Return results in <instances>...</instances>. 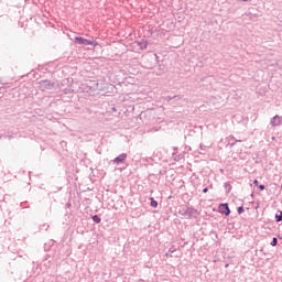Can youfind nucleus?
<instances>
[{"label": "nucleus", "mask_w": 282, "mask_h": 282, "mask_svg": "<svg viewBox=\"0 0 282 282\" xmlns=\"http://www.w3.org/2000/svg\"><path fill=\"white\" fill-rule=\"evenodd\" d=\"M65 85H68V86L65 87ZM59 90L63 93L64 96H68V98L74 95V88H72V86L69 85V79L62 80Z\"/></svg>", "instance_id": "f257e3e1"}, {"label": "nucleus", "mask_w": 282, "mask_h": 282, "mask_svg": "<svg viewBox=\"0 0 282 282\" xmlns=\"http://www.w3.org/2000/svg\"><path fill=\"white\" fill-rule=\"evenodd\" d=\"M181 215L185 217V219H197L199 212H197L195 207H187Z\"/></svg>", "instance_id": "f03ea898"}, {"label": "nucleus", "mask_w": 282, "mask_h": 282, "mask_svg": "<svg viewBox=\"0 0 282 282\" xmlns=\"http://www.w3.org/2000/svg\"><path fill=\"white\" fill-rule=\"evenodd\" d=\"M75 43H77V45H91L93 47H98V42L95 40L85 39L83 36H76Z\"/></svg>", "instance_id": "7ed1b4c3"}, {"label": "nucleus", "mask_w": 282, "mask_h": 282, "mask_svg": "<svg viewBox=\"0 0 282 282\" xmlns=\"http://www.w3.org/2000/svg\"><path fill=\"white\" fill-rule=\"evenodd\" d=\"M53 87L54 83H51L47 79L39 82V89H41V91H50Z\"/></svg>", "instance_id": "20e7f679"}, {"label": "nucleus", "mask_w": 282, "mask_h": 282, "mask_svg": "<svg viewBox=\"0 0 282 282\" xmlns=\"http://www.w3.org/2000/svg\"><path fill=\"white\" fill-rule=\"evenodd\" d=\"M218 213L225 215V217H230V206L228 203H221L218 206Z\"/></svg>", "instance_id": "39448f33"}, {"label": "nucleus", "mask_w": 282, "mask_h": 282, "mask_svg": "<svg viewBox=\"0 0 282 282\" xmlns=\"http://www.w3.org/2000/svg\"><path fill=\"white\" fill-rule=\"evenodd\" d=\"M127 160V153H121L115 160H112L113 164H122Z\"/></svg>", "instance_id": "423d86ee"}, {"label": "nucleus", "mask_w": 282, "mask_h": 282, "mask_svg": "<svg viewBox=\"0 0 282 282\" xmlns=\"http://www.w3.org/2000/svg\"><path fill=\"white\" fill-rule=\"evenodd\" d=\"M270 124L271 127H279V124H281V117L275 115L273 118H271Z\"/></svg>", "instance_id": "0eeeda50"}, {"label": "nucleus", "mask_w": 282, "mask_h": 282, "mask_svg": "<svg viewBox=\"0 0 282 282\" xmlns=\"http://www.w3.org/2000/svg\"><path fill=\"white\" fill-rule=\"evenodd\" d=\"M135 43L140 47V50H147V47H149V41L144 39L140 41H135Z\"/></svg>", "instance_id": "6e6552de"}, {"label": "nucleus", "mask_w": 282, "mask_h": 282, "mask_svg": "<svg viewBox=\"0 0 282 282\" xmlns=\"http://www.w3.org/2000/svg\"><path fill=\"white\" fill-rule=\"evenodd\" d=\"M232 140L236 141V142H241V140L235 139L234 135L228 137L229 145H230L231 148L235 147V142H232Z\"/></svg>", "instance_id": "1a4fd4ad"}, {"label": "nucleus", "mask_w": 282, "mask_h": 282, "mask_svg": "<svg viewBox=\"0 0 282 282\" xmlns=\"http://www.w3.org/2000/svg\"><path fill=\"white\" fill-rule=\"evenodd\" d=\"M275 221L276 224H280V221H282V210H278V213L275 214Z\"/></svg>", "instance_id": "9d476101"}, {"label": "nucleus", "mask_w": 282, "mask_h": 282, "mask_svg": "<svg viewBox=\"0 0 282 282\" xmlns=\"http://www.w3.org/2000/svg\"><path fill=\"white\" fill-rule=\"evenodd\" d=\"M150 206L152 207V208H158V200H155V198H153V197H150Z\"/></svg>", "instance_id": "9b49d317"}, {"label": "nucleus", "mask_w": 282, "mask_h": 282, "mask_svg": "<svg viewBox=\"0 0 282 282\" xmlns=\"http://www.w3.org/2000/svg\"><path fill=\"white\" fill-rule=\"evenodd\" d=\"M93 221H94L95 224H100V221H102V219L100 218V216L94 215V216H93Z\"/></svg>", "instance_id": "f8f14e48"}, {"label": "nucleus", "mask_w": 282, "mask_h": 282, "mask_svg": "<svg viewBox=\"0 0 282 282\" xmlns=\"http://www.w3.org/2000/svg\"><path fill=\"white\" fill-rule=\"evenodd\" d=\"M167 100H182V96H180V95H175L173 97L169 96Z\"/></svg>", "instance_id": "ddd939ff"}, {"label": "nucleus", "mask_w": 282, "mask_h": 282, "mask_svg": "<svg viewBox=\"0 0 282 282\" xmlns=\"http://www.w3.org/2000/svg\"><path fill=\"white\" fill-rule=\"evenodd\" d=\"M225 191L226 193H230V191H232V185H230V183H225Z\"/></svg>", "instance_id": "4468645a"}, {"label": "nucleus", "mask_w": 282, "mask_h": 282, "mask_svg": "<svg viewBox=\"0 0 282 282\" xmlns=\"http://www.w3.org/2000/svg\"><path fill=\"white\" fill-rule=\"evenodd\" d=\"M278 243H279V239H278L276 237H274V238L272 239L270 246H272V247L274 248L275 246H278Z\"/></svg>", "instance_id": "2eb2a0df"}, {"label": "nucleus", "mask_w": 282, "mask_h": 282, "mask_svg": "<svg viewBox=\"0 0 282 282\" xmlns=\"http://www.w3.org/2000/svg\"><path fill=\"white\" fill-rule=\"evenodd\" d=\"M237 210H238V215H242V213L245 212L243 206L238 207Z\"/></svg>", "instance_id": "dca6fc26"}, {"label": "nucleus", "mask_w": 282, "mask_h": 282, "mask_svg": "<svg viewBox=\"0 0 282 282\" xmlns=\"http://www.w3.org/2000/svg\"><path fill=\"white\" fill-rule=\"evenodd\" d=\"M258 188H259V191H265V185L260 184V185H258Z\"/></svg>", "instance_id": "f3484780"}, {"label": "nucleus", "mask_w": 282, "mask_h": 282, "mask_svg": "<svg viewBox=\"0 0 282 282\" xmlns=\"http://www.w3.org/2000/svg\"><path fill=\"white\" fill-rule=\"evenodd\" d=\"M253 185H254V186H259V181H258V180H254V181H253Z\"/></svg>", "instance_id": "a211bd4d"}, {"label": "nucleus", "mask_w": 282, "mask_h": 282, "mask_svg": "<svg viewBox=\"0 0 282 282\" xmlns=\"http://www.w3.org/2000/svg\"><path fill=\"white\" fill-rule=\"evenodd\" d=\"M203 193H208V187L203 188Z\"/></svg>", "instance_id": "6ab92c4d"}, {"label": "nucleus", "mask_w": 282, "mask_h": 282, "mask_svg": "<svg viewBox=\"0 0 282 282\" xmlns=\"http://www.w3.org/2000/svg\"><path fill=\"white\" fill-rule=\"evenodd\" d=\"M169 252H170L171 254H173V252H175V250L170 249Z\"/></svg>", "instance_id": "aec40b11"}, {"label": "nucleus", "mask_w": 282, "mask_h": 282, "mask_svg": "<svg viewBox=\"0 0 282 282\" xmlns=\"http://www.w3.org/2000/svg\"><path fill=\"white\" fill-rule=\"evenodd\" d=\"M111 109H112V111H118V109H116V107H112Z\"/></svg>", "instance_id": "412c9836"}, {"label": "nucleus", "mask_w": 282, "mask_h": 282, "mask_svg": "<svg viewBox=\"0 0 282 282\" xmlns=\"http://www.w3.org/2000/svg\"><path fill=\"white\" fill-rule=\"evenodd\" d=\"M153 160V158H150L149 160H148V162H151Z\"/></svg>", "instance_id": "4be33fe9"}]
</instances>
